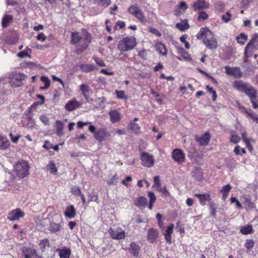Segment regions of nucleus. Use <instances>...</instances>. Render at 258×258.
Segmentation results:
<instances>
[{
  "mask_svg": "<svg viewBox=\"0 0 258 258\" xmlns=\"http://www.w3.org/2000/svg\"><path fill=\"white\" fill-rule=\"evenodd\" d=\"M198 39L202 40L206 46L210 49H215L218 46L217 41L213 33L207 27L201 28L197 35Z\"/></svg>",
  "mask_w": 258,
  "mask_h": 258,
  "instance_id": "f257e3e1",
  "label": "nucleus"
},
{
  "mask_svg": "<svg viewBox=\"0 0 258 258\" xmlns=\"http://www.w3.org/2000/svg\"><path fill=\"white\" fill-rule=\"evenodd\" d=\"M14 168L17 175L20 178H24L28 175L29 166L25 160H20L14 165Z\"/></svg>",
  "mask_w": 258,
  "mask_h": 258,
  "instance_id": "f03ea898",
  "label": "nucleus"
},
{
  "mask_svg": "<svg viewBox=\"0 0 258 258\" xmlns=\"http://www.w3.org/2000/svg\"><path fill=\"white\" fill-rule=\"evenodd\" d=\"M258 49V34H254L249 42L246 45L244 49V54L245 56L244 61L250 57L253 53L254 50Z\"/></svg>",
  "mask_w": 258,
  "mask_h": 258,
  "instance_id": "7ed1b4c3",
  "label": "nucleus"
},
{
  "mask_svg": "<svg viewBox=\"0 0 258 258\" xmlns=\"http://www.w3.org/2000/svg\"><path fill=\"white\" fill-rule=\"evenodd\" d=\"M136 45L134 37H126L120 40L118 44V48L121 51H127L133 49Z\"/></svg>",
  "mask_w": 258,
  "mask_h": 258,
  "instance_id": "20e7f679",
  "label": "nucleus"
},
{
  "mask_svg": "<svg viewBox=\"0 0 258 258\" xmlns=\"http://www.w3.org/2000/svg\"><path fill=\"white\" fill-rule=\"evenodd\" d=\"M26 76L23 73H12L10 75L9 84L11 87L16 88L22 85Z\"/></svg>",
  "mask_w": 258,
  "mask_h": 258,
  "instance_id": "39448f33",
  "label": "nucleus"
},
{
  "mask_svg": "<svg viewBox=\"0 0 258 258\" xmlns=\"http://www.w3.org/2000/svg\"><path fill=\"white\" fill-rule=\"evenodd\" d=\"M140 159L142 161V165L144 167L150 168L154 165V156L147 152H142Z\"/></svg>",
  "mask_w": 258,
  "mask_h": 258,
  "instance_id": "423d86ee",
  "label": "nucleus"
},
{
  "mask_svg": "<svg viewBox=\"0 0 258 258\" xmlns=\"http://www.w3.org/2000/svg\"><path fill=\"white\" fill-rule=\"evenodd\" d=\"M82 40H81L76 45L78 47L77 49L78 53H81L88 47L91 42V37L90 34L86 32L85 36L82 37Z\"/></svg>",
  "mask_w": 258,
  "mask_h": 258,
  "instance_id": "0eeeda50",
  "label": "nucleus"
},
{
  "mask_svg": "<svg viewBox=\"0 0 258 258\" xmlns=\"http://www.w3.org/2000/svg\"><path fill=\"white\" fill-rule=\"evenodd\" d=\"M172 158L178 164H181L185 160V155L181 149L176 148L172 152Z\"/></svg>",
  "mask_w": 258,
  "mask_h": 258,
  "instance_id": "6e6552de",
  "label": "nucleus"
},
{
  "mask_svg": "<svg viewBox=\"0 0 258 258\" xmlns=\"http://www.w3.org/2000/svg\"><path fill=\"white\" fill-rule=\"evenodd\" d=\"M24 213L19 208L10 211L7 216V218L10 221L19 220L24 216Z\"/></svg>",
  "mask_w": 258,
  "mask_h": 258,
  "instance_id": "1a4fd4ad",
  "label": "nucleus"
},
{
  "mask_svg": "<svg viewBox=\"0 0 258 258\" xmlns=\"http://www.w3.org/2000/svg\"><path fill=\"white\" fill-rule=\"evenodd\" d=\"M225 70L226 73L229 76H233L235 78H240L242 77V72L239 67H230L225 66Z\"/></svg>",
  "mask_w": 258,
  "mask_h": 258,
  "instance_id": "9d476101",
  "label": "nucleus"
},
{
  "mask_svg": "<svg viewBox=\"0 0 258 258\" xmlns=\"http://www.w3.org/2000/svg\"><path fill=\"white\" fill-rule=\"evenodd\" d=\"M110 135V133L107 131L106 129L102 128L97 131L96 133H95L94 138L99 142H102L106 138H109Z\"/></svg>",
  "mask_w": 258,
  "mask_h": 258,
  "instance_id": "9b49d317",
  "label": "nucleus"
},
{
  "mask_svg": "<svg viewBox=\"0 0 258 258\" xmlns=\"http://www.w3.org/2000/svg\"><path fill=\"white\" fill-rule=\"evenodd\" d=\"M22 256L24 258H43L42 256H39L37 254L35 249L27 247L23 250Z\"/></svg>",
  "mask_w": 258,
  "mask_h": 258,
  "instance_id": "f8f14e48",
  "label": "nucleus"
},
{
  "mask_svg": "<svg viewBox=\"0 0 258 258\" xmlns=\"http://www.w3.org/2000/svg\"><path fill=\"white\" fill-rule=\"evenodd\" d=\"M211 139V136L209 132L205 133L201 137H196V141L201 146H206L208 145Z\"/></svg>",
  "mask_w": 258,
  "mask_h": 258,
  "instance_id": "ddd939ff",
  "label": "nucleus"
},
{
  "mask_svg": "<svg viewBox=\"0 0 258 258\" xmlns=\"http://www.w3.org/2000/svg\"><path fill=\"white\" fill-rule=\"evenodd\" d=\"M210 4L205 0H197L192 5V8L195 11H200L209 8Z\"/></svg>",
  "mask_w": 258,
  "mask_h": 258,
  "instance_id": "4468645a",
  "label": "nucleus"
},
{
  "mask_svg": "<svg viewBox=\"0 0 258 258\" xmlns=\"http://www.w3.org/2000/svg\"><path fill=\"white\" fill-rule=\"evenodd\" d=\"M158 237L159 232L156 229L153 228H151L148 230L147 239L150 243H155L157 241Z\"/></svg>",
  "mask_w": 258,
  "mask_h": 258,
  "instance_id": "2eb2a0df",
  "label": "nucleus"
},
{
  "mask_svg": "<svg viewBox=\"0 0 258 258\" xmlns=\"http://www.w3.org/2000/svg\"><path fill=\"white\" fill-rule=\"evenodd\" d=\"M81 103L76 98L69 100L64 106V108L69 111L75 110L81 106Z\"/></svg>",
  "mask_w": 258,
  "mask_h": 258,
  "instance_id": "dca6fc26",
  "label": "nucleus"
},
{
  "mask_svg": "<svg viewBox=\"0 0 258 258\" xmlns=\"http://www.w3.org/2000/svg\"><path fill=\"white\" fill-rule=\"evenodd\" d=\"M250 84L247 83H245L242 81H235L233 83V87L238 91L244 93L247 87L249 86Z\"/></svg>",
  "mask_w": 258,
  "mask_h": 258,
  "instance_id": "f3484780",
  "label": "nucleus"
},
{
  "mask_svg": "<svg viewBox=\"0 0 258 258\" xmlns=\"http://www.w3.org/2000/svg\"><path fill=\"white\" fill-rule=\"evenodd\" d=\"M109 232L111 237L115 239H123L125 236L124 231L121 229H118L116 230H114L110 228L109 230Z\"/></svg>",
  "mask_w": 258,
  "mask_h": 258,
  "instance_id": "a211bd4d",
  "label": "nucleus"
},
{
  "mask_svg": "<svg viewBox=\"0 0 258 258\" xmlns=\"http://www.w3.org/2000/svg\"><path fill=\"white\" fill-rule=\"evenodd\" d=\"M14 17L12 15L5 14L2 20V26L3 28H6L10 26L13 22Z\"/></svg>",
  "mask_w": 258,
  "mask_h": 258,
  "instance_id": "6ab92c4d",
  "label": "nucleus"
},
{
  "mask_svg": "<svg viewBox=\"0 0 258 258\" xmlns=\"http://www.w3.org/2000/svg\"><path fill=\"white\" fill-rule=\"evenodd\" d=\"M128 250L131 254L135 257H138L140 250V246L135 242H132L128 248Z\"/></svg>",
  "mask_w": 258,
  "mask_h": 258,
  "instance_id": "aec40b11",
  "label": "nucleus"
},
{
  "mask_svg": "<svg viewBox=\"0 0 258 258\" xmlns=\"http://www.w3.org/2000/svg\"><path fill=\"white\" fill-rule=\"evenodd\" d=\"M195 196L198 198L201 205L205 206L208 202H211V196L209 194H196Z\"/></svg>",
  "mask_w": 258,
  "mask_h": 258,
  "instance_id": "412c9836",
  "label": "nucleus"
},
{
  "mask_svg": "<svg viewBox=\"0 0 258 258\" xmlns=\"http://www.w3.org/2000/svg\"><path fill=\"white\" fill-rule=\"evenodd\" d=\"M174 227V225L173 224H170L163 233L166 241L169 244L172 243L171 234L173 233Z\"/></svg>",
  "mask_w": 258,
  "mask_h": 258,
  "instance_id": "4be33fe9",
  "label": "nucleus"
},
{
  "mask_svg": "<svg viewBox=\"0 0 258 258\" xmlns=\"http://www.w3.org/2000/svg\"><path fill=\"white\" fill-rule=\"evenodd\" d=\"M62 228V225L59 223L54 222H50L48 228V230L53 233H57L60 231Z\"/></svg>",
  "mask_w": 258,
  "mask_h": 258,
  "instance_id": "5701e85b",
  "label": "nucleus"
},
{
  "mask_svg": "<svg viewBox=\"0 0 258 258\" xmlns=\"http://www.w3.org/2000/svg\"><path fill=\"white\" fill-rule=\"evenodd\" d=\"M64 216L69 218L72 219L75 217L76 215V211L73 205H71L66 208L64 212Z\"/></svg>",
  "mask_w": 258,
  "mask_h": 258,
  "instance_id": "b1692460",
  "label": "nucleus"
},
{
  "mask_svg": "<svg viewBox=\"0 0 258 258\" xmlns=\"http://www.w3.org/2000/svg\"><path fill=\"white\" fill-rule=\"evenodd\" d=\"M109 115L110 117V121L112 123H115L119 121L121 118V114L119 112L116 110H111Z\"/></svg>",
  "mask_w": 258,
  "mask_h": 258,
  "instance_id": "393cba45",
  "label": "nucleus"
},
{
  "mask_svg": "<svg viewBox=\"0 0 258 258\" xmlns=\"http://www.w3.org/2000/svg\"><path fill=\"white\" fill-rule=\"evenodd\" d=\"M244 93L248 96L249 99H256L257 98V92L255 88L251 85H249Z\"/></svg>",
  "mask_w": 258,
  "mask_h": 258,
  "instance_id": "a878e982",
  "label": "nucleus"
},
{
  "mask_svg": "<svg viewBox=\"0 0 258 258\" xmlns=\"http://www.w3.org/2000/svg\"><path fill=\"white\" fill-rule=\"evenodd\" d=\"M175 27L181 32H184L189 28L186 19L181 20L180 23H176Z\"/></svg>",
  "mask_w": 258,
  "mask_h": 258,
  "instance_id": "bb28decb",
  "label": "nucleus"
},
{
  "mask_svg": "<svg viewBox=\"0 0 258 258\" xmlns=\"http://www.w3.org/2000/svg\"><path fill=\"white\" fill-rule=\"evenodd\" d=\"M192 176L197 181H201L203 178V172L200 168L196 167L192 172Z\"/></svg>",
  "mask_w": 258,
  "mask_h": 258,
  "instance_id": "cd10ccee",
  "label": "nucleus"
},
{
  "mask_svg": "<svg viewBox=\"0 0 258 258\" xmlns=\"http://www.w3.org/2000/svg\"><path fill=\"white\" fill-rule=\"evenodd\" d=\"M157 50L162 55L167 54V49L165 45L162 42H158L155 45Z\"/></svg>",
  "mask_w": 258,
  "mask_h": 258,
  "instance_id": "c85d7f7f",
  "label": "nucleus"
},
{
  "mask_svg": "<svg viewBox=\"0 0 258 258\" xmlns=\"http://www.w3.org/2000/svg\"><path fill=\"white\" fill-rule=\"evenodd\" d=\"M128 128L136 134H138L140 132V126L137 123L131 121L128 125Z\"/></svg>",
  "mask_w": 258,
  "mask_h": 258,
  "instance_id": "c756f323",
  "label": "nucleus"
},
{
  "mask_svg": "<svg viewBox=\"0 0 258 258\" xmlns=\"http://www.w3.org/2000/svg\"><path fill=\"white\" fill-rule=\"evenodd\" d=\"M80 70L85 73H88L93 71L95 69L94 66L93 64H81L79 66Z\"/></svg>",
  "mask_w": 258,
  "mask_h": 258,
  "instance_id": "7c9ffc66",
  "label": "nucleus"
},
{
  "mask_svg": "<svg viewBox=\"0 0 258 258\" xmlns=\"http://www.w3.org/2000/svg\"><path fill=\"white\" fill-rule=\"evenodd\" d=\"M80 88L83 96L88 100L89 97L88 93L90 91L89 86L88 85L83 84L80 86Z\"/></svg>",
  "mask_w": 258,
  "mask_h": 258,
  "instance_id": "2f4dec72",
  "label": "nucleus"
},
{
  "mask_svg": "<svg viewBox=\"0 0 258 258\" xmlns=\"http://www.w3.org/2000/svg\"><path fill=\"white\" fill-rule=\"evenodd\" d=\"M134 204L139 208L145 207L147 204V199L143 196H140Z\"/></svg>",
  "mask_w": 258,
  "mask_h": 258,
  "instance_id": "473e14b6",
  "label": "nucleus"
},
{
  "mask_svg": "<svg viewBox=\"0 0 258 258\" xmlns=\"http://www.w3.org/2000/svg\"><path fill=\"white\" fill-rule=\"evenodd\" d=\"M59 251V256L60 258H69L71 254V251L70 248H65L63 249H58Z\"/></svg>",
  "mask_w": 258,
  "mask_h": 258,
  "instance_id": "72a5a7b5",
  "label": "nucleus"
},
{
  "mask_svg": "<svg viewBox=\"0 0 258 258\" xmlns=\"http://www.w3.org/2000/svg\"><path fill=\"white\" fill-rule=\"evenodd\" d=\"M82 37L78 32H72L71 34V42L76 46L81 40H82Z\"/></svg>",
  "mask_w": 258,
  "mask_h": 258,
  "instance_id": "f704fd0d",
  "label": "nucleus"
},
{
  "mask_svg": "<svg viewBox=\"0 0 258 258\" xmlns=\"http://www.w3.org/2000/svg\"><path fill=\"white\" fill-rule=\"evenodd\" d=\"M148 196L149 198V204L148 208L152 210L153 208V204L156 200V197L153 192L149 191L148 192Z\"/></svg>",
  "mask_w": 258,
  "mask_h": 258,
  "instance_id": "c9c22d12",
  "label": "nucleus"
},
{
  "mask_svg": "<svg viewBox=\"0 0 258 258\" xmlns=\"http://www.w3.org/2000/svg\"><path fill=\"white\" fill-rule=\"evenodd\" d=\"M253 229L251 225L243 226L240 229V232L243 235H247L252 232Z\"/></svg>",
  "mask_w": 258,
  "mask_h": 258,
  "instance_id": "e433bc0d",
  "label": "nucleus"
},
{
  "mask_svg": "<svg viewBox=\"0 0 258 258\" xmlns=\"http://www.w3.org/2000/svg\"><path fill=\"white\" fill-rule=\"evenodd\" d=\"M63 128V124L62 122L60 120H56V135L60 137L62 135V131Z\"/></svg>",
  "mask_w": 258,
  "mask_h": 258,
  "instance_id": "4c0bfd02",
  "label": "nucleus"
},
{
  "mask_svg": "<svg viewBox=\"0 0 258 258\" xmlns=\"http://www.w3.org/2000/svg\"><path fill=\"white\" fill-rule=\"evenodd\" d=\"M89 197L88 202L92 201L99 203L98 193L95 191H91L88 194Z\"/></svg>",
  "mask_w": 258,
  "mask_h": 258,
  "instance_id": "58836bf2",
  "label": "nucleus"
},
{
  "mask_svg": "<svg viewBox=\"0 0 258 258\" xmlns=\"http://www.w3.org/2000/svg\"><path fill=\"white\" fill-rule=\"evenodd\" d=\"M41 81L44 83V86L40 87L41 90H46L48 89L50 85V81L46 76H42L40 79Z\"/></svg>",
  "mask_w": 258,
  "mask_h": 258,
  "instance_id": "ea45409f",
  "label": "nucleus"
},
{
  "mask_svg": "<svg viewBox=\"0 0 258 258\" xmlns=\"http://www.w3.org/2000/svg\"><path fill=\"white\" fill-rule=\"evenodd\" d=\"M43 148L46 149L47 150L50 149H53L54 150L57 151L59 150V147L58 145L53 146L48 141H45L44 144L43 145Z\"/></svg>",
  "mask_w": 258,
  "mask_h": 258,
  "instance_id": "a19ab883",
  "label": "nucleus"
},
{
  "mask_svg": "<svg viewBox=\"0 0 258 258\" xmlns=\"http://www.w3.org/2000/svg\"><path fill=\"white\" fill-rule=\"evenodd\" d=\"M140 10V8L136 5H132L128 8V12L135 17Z\"/></svg>",
  "mask_w": 258,
  "mask_h": 258,
  "instance_id": "79ce46f5",
  "label": "nucleus"
},
{
  "mask_svg": "<svg viewBox=\"0 0 258 258\" xmlns=\"http://www.w3.org/2000/svg\"><path fill=\"white\" fill-rule=\"evenodd\" d=\"M247 39V36L244 33H241L236 37L237 41L238 43L243 45Z\"/></svg>",
  "mask_w": 258,
  "mask_h": 258,
  "instance_id": "37998d69",
  "label": "nucleus"
},
{
  "mask_svg": "<svg viewBox=\"0 0 258 258\" xmlns=\"http://www.w3.org/2000/svg\"><path fill=\"white\" fill-rule=\"evenodd\" d=\"M47 169L50 171L51 173L56 174L57 172V168L56 167L55 163L50 161L47 165Z\"/></svg>",
  "mask_w": 258,
  "mask_h": 258,
  "instance_id": "c03bdc74",
  "label": "nucleus"
},
{
  "mask_svg": "<svg viewBox=\"0 0 258 258\" xmlns=\"http://www.w3.org/2000/svg\"><path fill=\"white\" fill-rule=\"evenodd\" d=\"M31 52V49L30 48H26L23 51H20L18 53L17 56L20 58H24L28 56L30 57V55L29 54Z\"/></svg>",
  "mask_w": 258,
  "mask_h": 258,
  "instance_id": "a18cd8bd",
  "label": "nucleus"
},
{
  "mask_svg": "<svg viewBox=\"0 0 258 258\" xmlns=\"http://www.w3.org/2000/svg\"><path fill=\"white\" fill-rule=\"evenodd\" d=\"M135 17L142 23L145 24L147 22L145 16L141 10L137 13Z\"/></svg>",
  "mask_w": 258,
  "mask_h": 258,
  "instance_id": "49530a36",
  "label": "nucleus"
},
{
  "mask_svg": "<svg viewBox=\"0 0 258 258\" xmlns=\"http://www.w3.org/2000/svg\"><path fill=\"white\" fill-rule=\"evenodd\" d=\"M208 18V15L205 11H200L199 13L197 20L199 22H203Z\"/></svg>",
  "mask_w": 258,
  "mask_h": 258,
  "instance_id": "de8ad7c7",
  "label": "nucleus"
},
{
  "mask_svg": "<svg viewBox=\"0 0 258 258\" xmlns=\"http://www.w3.org/2000/svg\"><path fill=\"white\" fill-rule=\"evenodd\" d=\"M235 133L234 131L230 132L231 139L230 142L234 144H237L240 141V138L237 135H235Z\"/></svg>",
  "mask_w": 258,
  "mask_h": 258,
  "instance_id": "09e8293b",
  "label": "nucleus"
},
{
  "mask_svg": "<svg viewBox=\"0 0 258 258\" xmlns=\"http://www.w3.org/2000/svg\"><path fill=\"white\" fill-rule=\"evenodd\" d=\"M10 145V142L6 138L1 136V150L9 148Z\"/></svg>",
  "mask_w": 258,
  "mask_h": 258,
  "instance_id": "8fccbe9b",
  "label": "nucleus"
},
{
  "mask_svg": "<svg viewBox=\"0 0 258 258\" xmlns=\"http://www.w3.org/2000/svg\"><path fill=\"white\" fill-rule=\"evenodd\" d=\"M210 210L211 215L215 217L217 212V207L216 204L213 201L210 202Z\"/></svg>",
  "mask_w": 258,
  "mask_h": 258,
  "instance_id": "3c124183",
  "label": "nucleus"
},
{
  "mask_svg": "<svg viewBox=\"0 0 258 258\" xmlns=\"http://www.w3.org/2000/svg\"><path fill=\"white\" fill-rule=\"evenodd\" d=\"M39 245L41 250L42 251L44 250L45 249L46 246L49 245V242L48 239L45 238L40 240L39 242Z\"/></svg>",
  "mask_w": 258,
  "mask_h": 258,
  "instance_id": "603ef678",
  "label": "nucleus"
},
{
  "mask_svg": "<svg viewBox=\"0 0 258 258\" xmlns=\"http://www.w3.org/2000/svg\"><path fill=\"white\" fill-rule=\"evenodd\" d=\"M161 184L160 181V178L159 176H156L154 177V184L153 187L156 188L157 190L159 187H160Z\"/></svg>",
  "mask_w": 258,
  "mask_h": 258,
  "instance_id": "864d4df0",
  "label": "nucleus"
},
{
  "mask_svg": "<svg viewBox=\"0 0 258 258\" xmlns=\"http://www.w3.org/2000/svg\"><path fill=\"white\" fill-rule=\"evenodd\" d=\"M231 18V15L229 11H227L225 15L221 16V19L225 23H228Z\"/></svg>",
  "mask_w": 258,
  "mask_h": 258,
  "instance_id": "5fc2aeb1",
  "label": "nucleus"
},
{
  "mask_svg": "<svg viewBox=\"0 0 258 258\" xmlns=\"http://www.w3.org/2000/svg\"><path fill=\"white\" fill-rule=\"evenodd\" d=\"M157 190L161 192L164 197L169 196L170 195L169 192L165 186L162 187L161 186L160 187L158 188Z\"/></svg>",
  "mask_w": 258,
  "mask_h": 258,
  "instance_id": "6e6d98bb",
  "label": "nucleus"
},
{
  "mask_svg": "<svg viewBox=\"0 0 258 258\" xmlns=\"http://www.w3.org/2000/svg\"><path fill=\"white\" fill-rule=\"evenodd\" d=\"M95 1L105 8L108 7L111 3V0H95Z\"/></svg>",
  "mask_w": 258,
  "mask_h": 258,
  "instance_id": "4d7b16f0",
  "label": "nucleus"
},
{
  "mask_svg": "<svg viewBox=\"0 0 258 258\" xmlns=\"http://www.w3.org/2000/svg\"><path fill=\"white\" fill-rule=\"evenodd\" d=\"M71 192L73 195L76 196H80L82 194L80 188L76 186H74L71 188Z\"/></svg>",
  "mask_w": 258,
  "mask_h": 258,
  "instance_id": "13d9d810",
  "label": "nucleus"
},
{
  "mask_svg": "<svg viewBox=\"0 0 258 258\" xmlns=\"http://www.w3.org/2000/svg\"><path fill=\"white\" fill-rule=\"evenodd\" d=\"M254 241L251 239H247L245 243V247L247 249H250L254 246Z\"/></svg>",
  "mask_w": 258,
  "mask_h": 258,
  "instance_id": "bf43d9fd",
  "label": "nucleus"
},
{
  "mask_svg": "<svg viewBox=\"0 0 258 258\" xmlns=\"http://www.w3.org/2000/svg\"><path fill=\"white\" fill-rule=\"evenodd\" d=\"M230 202L231 203H235L236 204V206L239 208L241 209L242 208V205L239 202V201L237 200V199L236 197H232L230 198Z\"/></svg>",
  "mask_w": 258,
  "mask_h": 258,
  "instance_id": "052dcab7",
  "label": "nucleus"
},
{
  "mask_svg": "<svg viewBox=\"0 0 258 258\" xmlns=\"http://www.w3.org/2000/svg\"><path fill=\"white\" fill-rule=\"evenodd\" d=\"M149 31L150 33L155 34L156 35H157L158 37H161L162 35L161 33L160 32H159L158 29H157L156 28H154V27H149Z\"/></svg>",
  "mask_w": 258,
  "mask_h": 258,
  "instance_id": "680f3d73",
  "label": "nucleus"
},
{
  "mask_svg": "<svg viewBox=\"0 0 258 258\" xmlns=\"http://www.w3.org/2000/svg\"><path fill=\"white\" fill-rule=\"evenodd\" d=\"M231 188L232 187L231 185L229 184H228L223 186L222 188L220 190V192L222 193L229 194Z\"/></svg>",
  "mask_w": 258,
  "mask_h": 258,
  "instance_id": "e2e57ef3",
  "label": "nucleus"
},
{
  "mask_svg": "<svg viewBox=\"0 0 258 258\" xmlns=\"http://www.w3.org/2000/svg\"><path fill=\"white\" fill-rule=\"evenodd\" d=\"M115 94L116 95L118 99H123V98L126 99V97H125V94H124V92L123 91L116 90Z\"/></svg>",
  "mask_w": 258,
  "mask_h": 258,
  "instance_id": "0e129e2a",
  "label": "nucleus"
},
{
  "mask_svg": "<svg viewBox=\"0 0 258 258\" xmlns=\"http://www.w3.org/2000/svg\"><path fill=\"white\" fill-rule=\"evenodd\" d=\"M176 229L180 233H184L185 232L184 228L181 226L179 221L176 223Z\"/></svg>",
  "mask_w": 258,
  "mask_h": 258,
  "instance_id": "69168bd1",
  "label": "nucleus"
},
{
  "mask_svg": "<svg viewBox=\"0 0 258 258\" xmlns=\"http://www.w3.org/2000/svg\"><path fill=\"white\" fill-rule=\"evenodd\" d=\"M248 116L255 122L258 123V115L254 113L253 111L248 114Z\"/></svg>",
  "mask_w": 258,
  "mask_h": 258,
  "instance_id": "338daca9",
  "label": "nucleus"
},
{
  "mask_svg": "<svg viewBox=\"0 0 258 258\" xmlns=\"http://www.w3.org/2000/svg\"><path fill=\"white\" fill-rule=\"evenodd\" d=\"M96 63L100 67H105V64L103 60L98 57H95L94 58Z\"/></svg>",
  "mask_w": 258,
  "mask_h": 258,
  "instance_id": "774afa93",
  "label": "nucleus"
}]
</instances>
